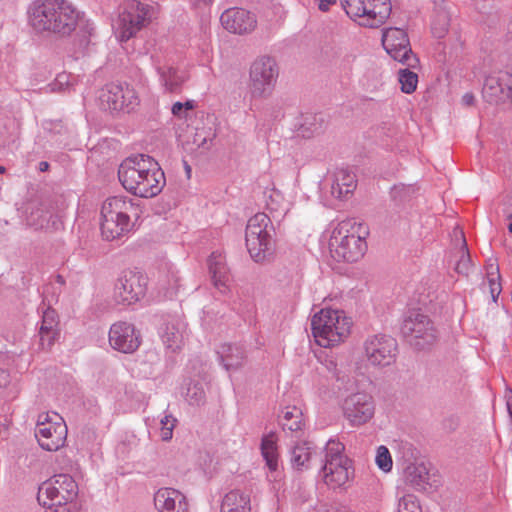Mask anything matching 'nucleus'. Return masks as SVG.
<instances>
[{
	"label": "nucleus",
	"mask_w": 512,
	"mask_h": 512,
	"mask_svg": "<svg viewBox=\"0 0 512 512\" xmlns=\"http://www.w3.org/2000/svg\"><path fill=\"white\" fill-rule=\"evenodd\" d=\"M81 13L67 0H35L28 9V23L38 34L66 37L78 26Z\"/></svg>",
	"instance_id": "obj_1"
},
{
	"label": "nucleus",
	"mask_w": 512,
	"mask_h": 512,
	"mask_svg": "<svg viewBox=\"0 0 512 512\" xmlns=\"http://www.w3.org/2000/svg\"><path fill=\"white\" fill-rule=\"evenodd\" d=\"M118 178L128 193L146 199L160 194L166 184L158 162L144 154L124 159L118 169Z\"/></svg>",
	"instance_id": "obj_2"
},
{
	"label": "nucleus",
	"mask_w": 512,
	"mask_h": 512,
	"mask_svg": "<svg viewBox=\"0 0 512 512\" xmlns=\"http://www.w3.org/2000/svg\"><path fill=\"white\" fill-rule=\"evenodd\" d=\"M368 227L355 219L337 223L329 239V251L336 261L354 263L363 258L367 250Z\"/></svg>",
	"instance_id": "obj_3"
},
{
	"label": "nucleus",
	"mask_w": 512,
	"mask_h": 512,
	"mask_svg": "<svg viewBox=\"0 0 512 512\" xmlns=\"http://www.w3.org/2000/svg\"><path fill=\"white\" fill-rule=\"evenodd\" d=\"M352 327V318L340 309L322 308L311 319L314 340L323 348H333L344 343Z\"/></svg>",
	"instance_id": "obj_4"
},
{
	"label": "nucleus",
	"mask_w": 512,
	"mask_h": 512,
	"mask_svg": "<svg viewBox=\"0 0 512 512\" xmlns=\"http://www.w3.org/2000/svg\"><path fill=\"white\" fill-rule=\"evenodd\" d=\"M139 217V207L127 196L108 198L101 208V234L114 240L130 232Z\"/></svg>",
	"instance_id": "obj_5"
},
{
	"label": "nucleus",
	"mask_w": 512,
	"mask_h": 512,
	"mask_svg": "<svg viewBox=\"0 0 512 512\" xmlns=\"http://www.w3.org/2000/svg\"><path fill=\"white\" fill-rule=\"evenodd\" d=\"M354 469L351 460L344 454V445L337 440L326 444L325 464L322 469L324 483L331 489L346 488L352 481Z\"/></svg>",
	"instance_id": "obj_6"
},
{
	"label": "nucleus",
	"mask_w": 512,
	"mask_h": 512,
	"mask_svg": "<svg viewBox=\"0 0 512 512\" xmlns=\"http://www.w3.org/2000/svg\"><path fill=\"white\" fill-rule=\"evenodd\" d=\"M342 6L354 22L367 28L382 26L392 11L390 0H342Z\"/></svg>",
	"instance_id": "obj_7"
},
{
	"label": "nucleus",
	"mask_w": 512,
	"mask_h": 512,
	"mask_svg": "<svg viewBox=\"0 0 512 512\" xmlns=\"http://www.w3.org/2000/svg\"><path fill=\"white\" fill-rule=\"evenodd\" d=\"M78 496V484L68 474H56L45 480L38 489L37 500L46 508L67 507Z\"/></svg>",
	"instance_id": "obj_8"
},
{
	"label": "nucleus",
	"mask_w": 512,
	"mask_h": 512,
	"mask_svg": "<svg viewBox=\"0 0 512 512\" xmlns=\"http://www.w3.org/2000/svg\"><path fill=\"white\" fill-rule=\"evenodd\" d=\"M271 221L264 213H257L248 220L245 242L255 262H264L272 254Z\"/></svg>",
	"instance_id": "obj_9"
},
{
	"label": "nucleus",
	"mask_w": 512,
	"mask_h": 512,
	"mask_svg": "<svg viewBox=\"0 0 512 512\" xmlns=\"http://www.w3.org/2000/svg\"><path fill=\"white\" fill-rule=\"evenodd\" d=\"M152 7L139 0L124 3L114 24L116 37L120 41H128L140 30L150 24Z\"/></svg>",
	"instance_id": "obj_10"
},
{
	"label": "nucleus",
	"mask_w": 512,
	"mask_h": 512,
	"mask_svg": "<svg viewBox=\"0 0 512 512\" xmlns=\"http://www.w3.org/2000/svg\"><path fill=\"white\" fill-rule=\"evenodd\" d=\"M67 432V425L58 413L42 412L38 415L35 436L42 449L52 452L64 447Z\"/></svg>",
	"instance_id": "obj_11"
},
{
	"label": "nucleus",
	"mask_w": 512,
	"mask_h": 512,
	"mask_svg": "<svg viewBox=\"0 0 512 512\" xmlns=\"http://www.w3.org/2000/svg\"><path fill=\"white\" fill-rule=\"evenodd\" d=\"M278 78V67L269 56L257 58L250 67L249 90L253 99L271 96Z\"/></svg>",
	"instance_id": "obj_12"
},
{
	"label": "nucleus",
	"mask_w": 512,
	"mask_h": 512,
	"mask_svg": "<svg viewBox=\"0 0 512 512\" xmlns=\"http://www.w3.org/2000/svg\"><path fill=\"white\" fill-rule=\"evenodd\" d=\"M382 45L395 61L413 70L419 67L420 61L413 53L408 35L404 29L397 27L385 29L382 34Z\"/></svg>",
	"instance_id": "obj_13"
},
{
	"label": "nucleus",
	"mask_w": 512,
	"mask_h": 512,
	"mask_svg": "<svg viewBox=\"0 0 512 512\" xmlns=\"http://www.w3.org/2000/svg\"><path fill=\"white\" fill-rule=\"evenodd\" d=\"M99 99L101 105L110 111L130 112L139 105L136 90L129 85L107 84L101 89Z\"/></svg>",
	"instance_id": "obj_14"
},
{
	"label": "nucleus",
	"mask_w": 512,
	"mask_h": 512,
	"mask_svg": "<svg viewBox=\"0 0 512 512\" xmlns=\"http://www.w3.org/2000/svg\"><path fill=\"white\" fill-rule=\"evenodd\" d=\"M147 283V277L140 272H124L115 285L114 297L119 303L134 304L145 296Z\"/></svg>",
	"instance_id": "obj_15"
},
{
	"label": "nucleus",
	"mask_w": 512,
	"mask_h": 512,
	"mask_svg": "<svg viewBox=\"0 0 512 512\" xmlns=\"http://www.w3.org/2000/svg\"><path fill=\"white\" fill-rule=\"evenodd\" d=\"M365 356L374 366H389L395 361L396 340L386 335H374L364 343Z\"/></svg>",
	"instance_id": "obj_16"
},
{
	"label": "nucleus",
	"mask_w": 512,
	"mask_h": 512,
	"mask_svg": "<svg viewBox=\"0 0 512 512\" xmlns=\"http://www.w3.org/2000/svg\"><path fill=\"white\" fill-rule=\"evenodd\" d=\"M374 402L366 393H355L347 397L343 403V413L352 426H361L374 416Z\"/></svg>",
	"instance_id": "obj_17"
},
{
	"label": "nucleus",
	"mask_w": 512,
	"mask_h": 512,
	"mask_svg": "<svg viewBox=\"0 0 512 512\" xmlns=\"http://www.w3.org/2000/svg\"><path fill=\"white\" fill-rule=\"evenodd\" d=\"M403 335L415 341V344L422 346L432 343L436 338V330L430 319L420 313L410 314L402 323Z\"/></svg>",
	"instance_id": "obj_18"
},
{
	"label": "nucleus",
	"mask_w": 512,
	"mask_h": 512,
	"mask_svg": "<svg viewBox=\"0 0 512 512\" xmlns=\"http://www.w3.org/2000/svg\"><path fill=\"white\" fill-rule=\"evenodd\" d=\"M109 343L117 351L132 353L140 346V334L133 324L119 321L110 328Z\"/></svg>",
	"instance_id": "obj_19"
},
{
	"label": "nucleus",
	"mask_w": 512,
	"mask_h": 512,
	"mask_svg": "<svg viewBox=\"0 0 512 512\" xmlns=\"http://www.w3.org/2000/svg\"><path fill=\"white\" fill-rule=\"evenodd\" d=\"M220 22L225 30L234 34L250 33L257 25L255 15L242 8L225 10L221 14Z\"/></svg>",
	"instance_id": "obj_20"
},
{
	"label": "nucleus",
	"mask_w": 512,
	"mask_h": 512,
	"mask_svg": "<svg viewBox=\"0 0 512 512\" xmlns=\"http://www.w3.org/2000/svg\"><path fill=\"white\" fill-rule=\"evenodd\" d=\"M157 512H188L189 503L186 496L172 487L159 488L153 498Z\"/></svg>",
	"instance_id": "obj_21"
},
{
	"label": "nucleus",
	"mask_w": 512,
	"mask_h": 512,
	"mask_svg": "<svg viewBox=\"0 0 512 512\" xmlns=\"http://www.w3.org/2000/svg\"><path fill=\"white\" fill-rule=\"evenodd\" d=\"M60 334L58 315L54 309L48 308L43 312L39 328L40 345L42 349H50Z\"/></svg>",
	"instance_id": "obj_22"
},
{
	"label": "nucleus",
	"mask_w": 512,
	"mask_h": 512,
	"mask_svg": "<svg viewBox=\"0 0 512 512\" xmlns=\"http://www.w3.org/2000/svg\"><path fill=\"white\" fill-rule=\"evenodd\" d=\"M403 482L413 489L426 490L431 486L428 467L422 462L409 463L403 470Z\"/></svg>",
	"instance_id": "obj_23"
},
{
	"label": "nucleus",
	"mask_w": 512,
	"mask_h": 512,
	"mask_svg": "<svg viewBox=\"0 0 512 512\" xmlns=\"http://www.w3.org/2000/svg\"><path fill=\"white\" fill-rule=\"evenodd\" d=\"M484 93L491 98L499 95L512 96V74L508 72H500L496 77L490 76L484 84Z\"/></svg>",
	"instance_id": "obj_24"
},
{
	"label": "nucleus",
	"mask_w": 512,
	"mask_h": 512,
	"mask_svg": "<svg viewBox=\"0 0 512 512\" xmlns=\"http://www.w3.org/2000/svg\"><path fill=\"white\" fill-rule=\"evenodd\" d=\"M209 271L214 286L220 292H225L228 287L229 275L224 256L213 253L209 258Z\"/></svg>",
	"instance_id": "obj_25"
},
{
	"label": "nucleus",
	"mask_w": 512,
	"mask_h": 512,
	"mask_svg": "<svg viewBox=\"0 0 512 512\" xmlns=\"http://www.w3.org/2000/svg\"><path fill=\"white\" fill-rule=\"evenodd\" d=\"M356 188V177L354 173L346 170H339L335 174V180L331 187L332 195L340 200L347 199Z\"/></svg>",
	"instance_id": "obj_26"
},
{
	"label": "nucleus",
	"mask_w": 512,
	"mask_h": 512,
	"mask_svg": "<svg viewBox=\"0 0 512 512\" xmlns=\"http://www.w3.org/2000/svg\"><path fill=\"white\" fill-rule=\"evenodd\" d=\"M158 286L168 297H172L178 292L181 280L174 266L166 263L159 269Z\"/></svg>",
	"instance_id": "obj_27"
},
{
	"label": "nucleus",
	"mask_w": 512,
	"mask_h": 512,
	"mask_svg": "<svg viewBox=\"0 0 512 512\" xmlns=\"http://www.w3.org/2000/svg\"><path fill=\"white\" fill-rule=\"evenodd\" d=\"M221 512H251L250 496L239 490L228 492L224 496Z\"/></svg>",
	"instance_id": "obj_28"
},
{
	"label": "nucleus",
	"mask_w": 512,
	"mask_h": 512,
	"mask_svg": "<svg viewBox=\"0 0 512 512\" xmlns=\"http://www.w3.org/2000/svg\"><path fill=\"white\" fill-rule=\"evenodd\" d=\"M278 436L275 432H269L262 437L261 454L271 471L278 467Z\"/></svg>",
	"instance_id": "obj_29"
},
{
	"label": "nucleus",
	"mask_w": 512,
	"mask_h": 512,
	"mask_svg": "<svg viewBox=\"0 0 512 512\" xmlns=\"http://www.w3.org/2000/svg\"><path fill=\"white\" fill-rule=\"evenodd\" d=\"M281 424L283 429L292 432L301 430L304 426V418L301 409L296 406L286 407L281 417Z\"/></svg>",
	"instance_id": "obj_30"
},
{
	"label": "nucleus",
	"mask_w": 512,
	"mask_h": 512,
	"mask_svg": "<svg viewBox=\"0 0 512 512\" xmlns=\"http://www.w3.org/2000/svg\"><path fill=\"white\" fill-rule=\"evenodd\" d=\"M219 354L227 370L236 369L244 362L243 352L231 345H223Z\"/></svg>",
	"instance_id": "obj_31"
},
{
	"label": "nucleus",
	"mask_w": 512,
	"mask_h": 512,
	"mask_svg": "<svg viewBox=\"0 0 512 512\" xmlns=\"http://www.w3.org/2000/svg\"><path fill=\"white\" fill-rule=\"evenodd\" d=\"M312 456V447L309 442L297 443L291 452V463L295 468L306 467Z\"/></svg>",
	"instance_id": "obj_32"
},
{
	"label": "nucleus",
	"mask_w": 512,
	"mask_h": 512,
	"mask_svg": "<svg viewBox=\"0 0 512 512\" xmlns=\"http://www.w3.org/2000/svg\"><path fill=\"white\" fill-rule=\"evenodd\" d=\"M411 68L400 69L398 72V81L400 88L403 93H413L418 85V75L415 71L410 70Z\"/></svg>",
	"instance_id": "obj_33"
},
{
	"label": "nucleus",
	"mask_w": 512,
	"mask_h": 512,
	"mask_svg": "<svg viewBox=\"0 0 512 512\" xmlns=\"http://www.w3.org/2000/svg\"><path fill=\"white\" fill-rule=\"evenodd\" d=\"M266 206L272 213L283 214L287 211V203L282 193L275 189L269 191Z\"/></svg>",
	"instance_id": "obj_34"
},
{
	"label": "nucleus",
	"mask_w": 512,
	"mask_h": 512,
	"mask_svg": "<svg viewBox=\"0 0 512 512\" xmlns=\"http://www.w3.org/2000/svg\"><path fill=\"white\" fill-rule=\"evenodd\" d=\"M162 340L168 348L178 349L183 345V332L173 325L167 326L165 333L162 335Z\"/></svg>",
	"instance_id": "obj_35"
},
{
	"label": "nucleus",
	"mask_w": 512,
	"mask_h": 512,
	"mask_svg": "<svg viewBox=\"0 0 512 512\" xmlns=\"http://www.w3.org/2000/svg\"><path fill=\"white\" fill-rule=\"evenodd\" d=\"M397 512H422V507L415 495L405 494L398 501Z\"/></svg>",
	"instance_id": "obj_36"
},
{
	"label": "nucleus",
	"mask_w": 512,
	"mask_h": 512,
	"mask_svg": "<svg viewBox=\"0 0 512 512\" xmlns=\"http://www.w3.org/2000/svg\"><path fill=\"white\" fill-rule=\"evenodd\" d=\"M459 258L455 264V271L459 274L467 275L471 268L470 254L467 249V245L463 240L462 246L459 249Z\"/></svg>",
	"instance_id": "obj_37"
},
{
	"label": "nucleus",
	"mask_w": 512,
	"mask_h": 512,
	"mask_svg": "<svg viewBox=\"0 0 512 512\" xmlns=\"http://www.w3.org/2000/svg\"><path fill=\"white\" fill-rule=\"evenodd\" d=\"M375 462L379 469L390 472L393 466L391 454L387 447L379 446L376 452Z\"/></svg>",
	"instance_id": "obj_38"
},
{
	"label": "nucleus",
	"mask_w": 512,
	"mask_h": 512,
	"mask_svg": "<svg viewBox=\"0 0 512 512\" xmlns=\"http://www.w3.org/2000/svg\"><path fill=\"white\" fill-rule=\"evenodd\" d=\"M175 424L176 419L173 418L171 415H165L161 419L160 435L163 441H168L172 438Z\"/></svg>",
	"instance_id": "obj_39"
},
{
	"label": "nucleus",
	"mask_w": 512,
	"mask_h": 512,
	"mask_svg": "<svg viewBox=\"0 0 512 512\" xmlns=\"http://www.w3.org/2000/svg\"><path fill=\"white\" fill-rule=\"evenodd\" d=\"M195 107L194 101L188 100L184 103L175 102L172 105L171 112L174 116L179 119H186L188 117L189 111L193 110Z\"/></svg>",
	"instance_id": "obj_40"
},
{
	"label": "nucleus",
	"mask_w": 512,
	"mask_h": 512,
	"mask_svg": "<svg viewBox=\"0 0 512 512\" xmlns=\"http://www.w3.org/2000/svg\"><path fill=\"white\" fill-rule=\"evenodd\" d=\"M307 512H349L347 509L342 507L330 506L324 503H317Z\"/></svg>",
	"instance_id": "obj_41"
},
{
	"label": "nucleus",
	"mask_w": 512,
	"mask_h": 512,
	"mask_svg": "<svg viewBox=\"0 0 512 512\" xmlns=\"http://www.w3.org/2000/svg\"><path fill=\"white\" fill-rule=\"evenodd\" d=\"M489 284H490L491 296H492L493 300H496V298L498 297V295L501 292L500 283H498L495 279L490 278L489 279Z\"/></svg>",
	"instance_id": "obj_42"
},
{
	"label": "nucleus",
	"mask_w": 512,
	"mask_h": 512,
	"mask_svg": "<svg viewBox=\"0 0 512 512\" xmlns=\"http://www.w3.org/2000/svg\"><path fill=\"white\" fill-rule=\"evenodd\" d=\"M337 0H319L318 8L321 11H328L331 6L335 5Z\"/></svg>",
	"instance_id": "obj_43"
},
{
	"label": "nucleus",
	"mask_w": 512,
	"mask_h": 512,
	"mask_svg": "<svg viewBox=\"0 0 512 512\" xmlns=\"http://www.w3.org/2000/svg\"><path fill=\"white\" fill-rule=\"evenodd\" d=\"M475 102V97L472 93H466L462 97V103L465 106H472Z\"/></svg>",
	"instance_id": "obj_44"
},
{
	"label": "nucleus",
	"mask_w": 512,
	"mask_h": 512,
	"mask_svg": "<svg viewBox=\"0 0 512 512\" xmlns=\"http://www.w3.org/2000/svg\"><path fill=\"white\" fill-rule=\"evenodd\" d=\"M442 20H443V26L441 27V29L439 31H437V28L436 27H433L435 33L437 34L438 37H441L447 30V19H446V16L445 15H442L441 16Z\"/></svg>",
	"instance_id": "obj_45"
},
{
	"label": "nucleus",
	"mask_w": 512,
	"mask_h": 512,
	"mask_svg": "<svg viewBox=\"0 0 512 512\" xmlns=\"http://www.w3.org/2000/svg\"><path fill=\"white\" fill-rule=\"evenodd\" d=\"M212 1L213 0H192V3L196 8H203L209 6Z\"/></svg>",
	"instance_id": "obj_46"
},
{
	"label": "nucleus",
	"mask_w": 512,
	"mask_h": 512,
	"mask_svg": "<svg viewBox=\"0 0 512 512\" xmlns=\"http://www.w3.org/2000/svg\"><path fill=\"white\" fill-rule=\"evenodd\" d=\"M44 512H76L70 507L47 508Z\"/></svg>",
	"instance_id": "obj_47"
},
{
	"label": "nucleus",
	"mask_w": 512,
	"mask_h": 512,
	"mask_svg": "<svg viewBox=\"0 0 512 512\" xmlns=\"http://www.w3.org/2000/svg\"><path fill=\"white\" fill-rule=\"evenodd\" d=\"M49 165L47 162H41L40 163V170L41 171H46L48 169Z\"/></svg>",
	"instance_id": "obj_48"
},
{
	"label": "nucleus",
	"mask_w": 512,
	"mask_h": 512,
	"mask_svg": "<svg viewBox=\"0 0 512 512\" xmlns=\"http://www.w3.org/2000/svg\"><path fill=\"white\" fill-rule=\"evenodd\" d=\"M5 172V167L0 166V174H3Z\"/></svg>",
	"instance_id": "obj_49"
},
{
	"label": "nucleus",
	"mask_w": 512,
	"mask_h": 512,
	"mask_svg": "<svg viewBox=\"0 0 512 512\" xmlns=\"http://www.w3.org/2000/svg\"><path fill=\"white\" fill-rule=\"evenodd\" d=\"M508 229L512 233V222L509 224Z\"/></svg>",
	"instance_id": "obj_50"
},
{
	"label": "nucleus",
	"mask_w": 512,
	"mask_h": 512,
	"mask_svg": "<svg viewBox=\"0 0 512 512\" xmlns=\"http://www.w3.org/2000/svg\"><path fill=\"white\" fill-rule=\"evenodd\" d=\"M169 89H170L171 91H173V90L175 89V87H174L173 85H171V86L169 87Z\"/></svg>",
	"instance_id": "obj_51"
}]
</instances>
